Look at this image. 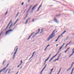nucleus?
<instances>
[{
	"label": "nucleus",
	"instance_id": "nucleus-1",
	"mask_svg": "<svg viewBox=\"0 0 74 74\" xmlns=\"http://www.w3.org/2000/svg\"><path fill=\"white\" fill-rule=\"evenodd\" d=\"M53 33L54 32H53L51 34V35L49 37L47 38V41H49L50 39H52V38L53 37H52V36L55 34V33Z\"/></svg>",
	"mask_w": 74,
	"mask_h": 74
},
{
	"label": "nucleus",
	"instance_id": "nucleus-2",
	"mask_svg": "<svg viewBox=\"0 0 74 74\" xmlns=\"http://www.w3.org/2000/svg\"><path fill=\"white\" fill-rule=\"evenodd\" d=\"M12 31V29H10L8 30L5 33V34H8L10 33V32H11Z\"/></svg>",
	"mask_w": 74,
	"mask_h": 74
},
{
	"label": "nucleus",
	"instance_id": "nucleus-3",
	"mask_svg": "<svg viewBox=\"0 0 74 74\" xmlns=\"http://www.w3.org/2000/svg\"><path fill=\"white\" fill-rule=\"evenodd\" d=\"M40 29H39L38 30V32L37 33L35 34L32 37V38H34V37L35 36H36V34H38V33L40 32Z\"/></svg>",
	"mask_w": 74,
	"mask_h": 74
},
{
	"label": "nucleus",
	"instance_id": "nucleus-4",
	"mask_svg": "<svg viewBox=\"0 0 74 74\" xmlns=\"http://www.w3.org/2000/svg\"><path fill=\"white\" fill-rule=\"evenodd\" d=\"M53 20L54 22H56V23H58V20H57V19H56V18L55 17H54V18H53Z\"/></svg>",
	"mask_w": 74,
	"mask_h": 74
},
{
	"label": "nucleus",
	"instance_id": "nucleus-5",
	"mask_svg": "<svg viewBox=\"0 0 74 74\" xmlns=\"http://www.w3.org/2000/svg\"><path fill=\"white\" fill-rule=\"evenodd\" d=\"M11 22H12V20H11V21H10V22L8 24V26H7V27L5 29V30H7V28H8V26H9V25H10V23H11Z\"/></svg>",
	"mask_w": 74,
	"mask_h": 74
},
{
	"label": "nucleus",
	"instance_id": "nucleus-6",
	"mask_svg": "<svg viewBox=\"0 0 74 74\" xmlns=\"http://www.w3.org/2000/svg\"><path fill=\"white\" fill-rule=\"evenodd\" d=\"M73 66V64H72L71 67L69 68L68 70H66V71H69V70H70L71 69V68H72Z\"/></svg>",
	"mask_w": 74,
	"mask_h": 74
},
{
	"label": "nucleus",
	"instance_id": "nucleus-7",
	"mask_svg": "<svg viewBox=\"0 0 74 74\" xmlns=\"http://www.w3.org/2000/svg\"><path fill=\"white\" fill-rule=\"evenodd\" d=\"M30 19H31V18H29L27 19L25 22V24H27V22H28V21H29V20H30Z\"/></svg>",
	"mask_w": 74,
	"mask_h": 74
},
{
	"label": "nucleus",
	"instance_id": "nucleus-8",
	"mask_svg": "<svg viewBox=\"0 0 74 74\" xmlns=\"http://www.w3.org/2000/svg\"><path fill=\"white\" fill-rule=\"evenodd\" d=\"M4 70H5V68H4L3 69H1V71H0V72L1 73V72H2L3 71H4Z\"/></svg>",
	"mask_w": 74,
	"mask_h": 74
},
{
	"label": "nucleus",
	"instance_id": "nucleus-9",
	"mask_svg": "<svg viewBox=\"0 0 74 74\" xmlns=\"http://www.w3.org/2000/svg\"><path fill=\"white\" fill-rule=\"evenodd\" d=\"M41 5H42V4H41L40 6H39V8H38V9L37 10V11H38L40 9V8L41 7Z\"/></svg>",
	"mask_w": 74,
	"mask_h": 74
},
{
	"label": "nucleus",
	"instance_id": "nucleus-10",
	"mask_svg": "<svg viewBox=\"0 0 74 74\" xmlns=\"http://www.w3.org/2000/svg\"><path fill=\"white\" fill-rule=\"evenodd\" d=\"M47 64H46L44 66V67L43 69V70H44L45 68H46V67H47Z\"/></svg>",
	"mask_w": 74,
	"mask_h": 74
},
{
	"label": "nucleus",
	"instance_id": "nucleus-11",
	"mask_svg": "<svg viewBox=\"0 0 74 74\" xmlns=\"http://www.w3.org/2000/svg\"><path fill=\"white\" fill-rule=\"evenodd\" d=\"M9 64H10V63H8L7 65V66H6L4 68H5V69H6V68H7V67H8V65H9Z\"/></svg>",
	"mask_w": 74,
	"mask_h": 74
},
{
	"label": "nucleus",
	"instance_id": "nucleus-12",
	"mask_svg": "<svg viewBox=\"0 0 74 74\" xmlns=\"http://www.w3.org/2000/svg\"><path fill=\"white\" fill-rule=\"evenodd\" d=\"M35 8V6L34 7V6L32 8V11H33V10H34V9Z\"/></svg>",
	"mask_w": 74,
	"mask_h": 74
},
{
	"label": "nucleus",
	"instance_id": "nucleus-13",
	"mask_svg": "<svg viewBox=\"0 0 74 74\" xmlns=\"http://www.w3.org/2000/svg\"><path fill=\"white\" fill-rule=\"evenodd\" d=\"M56 60H59V59L58 58L57 59H55V60H54L53 61V62H55V61H56Z\"/></svg>",
	"mask_w": 74,
	"mask_h": 74
},
{
	"label": "nucleus",
	"instance_id": "nucleus-14",
	"mask_svg": "<svg viewBox=\"0 0 74 74\" xmlns=\"http://www.w3.org/2000/svg\"><path fill=\"white\" fill-rule=\"evenodd\" d=\"M74 68H73V69H72V71L71 72V74H73V70H74Z\"/></svg>",
	"mask_w": 74,
	"mask_h": 74
},
{
	"label": "nucleus",
	"instance_id": "nucleus-15",
	"mask_svg": "<svg viewBox=\"0 0 74 74\" xmlns=\"http://www.w3.org/2000/svg\"><path fill=\"white\" fill-rule=\"evenodd\" d=\"M12 24H11L9 28V29H10L11 28V27L12 26Z\"/></svg>",
	"mask_w": 74,
	"mask_h": 74
},
{
	"label": "nucleus",
	"instance_id": "nucleus-16",
	"mask_svg": "<svg viewBox=\"0 0 74 74\" xmlns=\"http://www.w3.org/2000/svg\"><path fill=\"white\" fill-rule=\"evenodd\" d=\"M53 58H52L50 59L49 61V62H50L51 61H52V59H53Z\"/></svg>",
	"mask_w": 74,
	"mask_h": 74
},
{
	"label": "nucleus",
	"instance_id": "nucleus-17",
	"mask_svg": "<svg viewBox=\"0 0 74 74\" xmlns=\"http://www.w3.org/2000/svg\"><path fill=\"white\" fill-rule=\"evenodd\" d=\"M49 59V57H48V58L45 60V62L47 61V60H48Z\"/></svg>",
	"mask_w": 74,
	"mask_h": 74
},
{
	"label": "nucleus",
	"instance_id": "nucleus-18",
	"mask_svg": "<svg viewBox=\"0 0 74 74\" xmlns=\"http://www.w3.org/2000/svg\"><path fill=\"white\" fill-rule=\"evenodd\" d=\"M62 55V53H60V54L58 56V58L59 59V57H60V55Z\"/></svg>",
	"mask_w": 74,
	"mask_h": 74
},
{
	"label": "nucleus",
	"instance_id": "nucleus-19",
	"mask_svg": "<svg viewBox=\"0 0 74 74\" xmlns=\"http://www.w3.org/2000/svg\"><path fill=\"white\" fill-rule=\"evenodd\" d=\"M37 5H38L37 4H36V5H35L34 6L35 7H36Z\"/></svg>",
	"mask_w": 74,
	"mask_h": 74
},
{
	"label": "nucleus",
	"instance_id": "nucleus-20",
	"mask_svg": "<svg viewBox=\"0 0 74 74\" xmlns=\"http://www.w3.org/2000/svg\"><path fill=\"white\" fill-rule=\"evenodd\" d=\"M2 33H3V32H1V33H0V36H1V34H2Z\"/></svg>",
	"mask_w": 74,
	"mask_h": 74
},
{
	"label": "nucleus",
	"instance_id": "nucleus-21",
	"mask_svg": "<svg viewBox=\"0 0 74 74\" xmlns=\"http://www.w3.org/2000/svg\"><path fill=\"white\" fill-rule=\"evenodd\" d=\"M36 52V51H34V52H33L32 53V56H34V53Z\"/></svg>",
	"mask_w": 74,
	"mask_h": 74
},
{
	"label": "nucleus",
	"instance_id": "nucleus-22",
	"mask_svg": "<svg viewBox=\"0 0 74 74\" xmlns=\"http://www.w3.org/2000/svg\"><path fill=\"white\" fill-rule=\"evenodd\" d=\"M11 71V69H10L8 71V74H9V73H10V71Z\"/></svg>",
	"mask_w": 74,
	"mask_h": 74
},
{
	"label": "nucleus",
	"instance_id": "nucleus-23",
	"mask_svg": "<svg viewBox=\"0 0 74 74\" xmlns=\"http://www.w3.org/2000/svg\"><path fill=\"white\" fill-rule=\"evenodd\" d=\"M21 64H19L18 65V66L17 68H18V67H19L20 66H21Z\"/></svg>",
	"mask_w": 74,
	"mask_h": 74
},
{
	"label": "nucleus",
	"instance_id": "nucleus-24",
	"mask_svg": "<svg viewBox=\"0 0 74 74\" xmlns=\"http://www.w3.org/2000/svg\"><path fill=\"white\" fill-rule=\"evenodd\" d=\"M62 47H60V48L59 50L60 51V49H62Z\"/></svg>",
	"mask_w": 74,
	"mask_h": 74
},
{
	"label": "nucleus",
	"instance_id": "nucleus-25",
	"mask_svg": "<svg viewBox=\"0 0 74 74\" xmlns=\"http://www.w3.org/2000/svg\"><path fill=\"white\" fill-rule=\"evenodd\" d=\"M21 63H20V64H22V63H23V62H22V60H21Z\"/></svg>",
	"mask_w": 74,
	"mask_h": 74
},
{
	"label": "nucleus",
	"instance_id": "nucleus-26",
	"mask_svg": "<svg viewBox=\"0 0 74 74\" xmlns=\"http://www.w3.org/2000/svg\"><path fill=\"white\" fill-rule=\"evenodd\" d=\"M42 32H43V29H42L41 32H40V33H42Z\"/></svg>",
	"mask_w": 74,
	"mask_h": 74
},
{
	"label": "nucleus",
	"instance_id": "nucleus-27",
	"mask_svg": "<svg viewBox=\"0 0 74 74\" xmlns=\"http://www.w3.org/2000/svg\"><path fill=\"white\" fill-rule=\"evenodd\" d=\"M30 37H31L30 36H29V38L27 39V40H29L30 39Z\"/></svg>",
	"mask_w": 74,
	"mask_h": 74
},
{
	"label": "nucleus",
	"instance_id": "nucleus-28",
	"mask_svg": "<svg viewBox=\"0 0 74 74\" xmlns=\"http://www.w3.org/2000/svg\"><path fill=\"white\" fill-rule=\"evenodd\" d=\"M30 37H31L30 36H29V38L27 39V40H29L30 39Z\"/></svg>",
	"mask_w": 74,
	"mask_h": 74
},
{
	"label": "nucleus",
	"instance_id": "nucleus-29",
	"mask_svg": "<svg viewBox=\"0 0 74 74\" xmlns=\"http://www.w3.org/2000/svg\"><path fill=\"white\" fill-rule=\"evenodd\" d=\"M54 68H53V69L51 70V72L53 70Z\"/></svg>",
	"mask_w": 74,
	"mask_h": 74
},
{
	"label": "nucleus",
	"instance_id": "nucleus-30",
	"mask_svg": "<svg viewBox=\"0 0 74 74\" xmlns=\"http://www.w3.org/2000/svg\"><path fill=\"white\" fill-rule=\"evenodd\" d=\"M5 62V60L4 61H3V65H4V62Z\"/></svg>",
	"mask_w": 74,
	"mask_h": 74
},
{
	"label": "nucleus",
	"instance_id": "nucleus-31",
	"mask_svg": "<svg viewBox=\"0 0 74 74\" xmlns=\"http://www.w3.org/2000/svg\"><path fill=\"white\" fill-rule=\"evenodd\" d=\"M67 51L68 50L66 49V50L64 51V53H66V52H67Z\"/></svg>",
	"mask_w": 74,
	"mask_h": 74
},
{
	"label": "nucleus",
	"instance_id": "nucleus-32",
	"mask_svg": "<svg viewBox=\"0 0 74 74\" xmlns=\"http://www.w3.org/2000/svg\"><path fill=\"white\" fill-rule=\"evenodd\" d=\"M8 70V69H7L6 71L5 72V73H7V71Z\"/></svg>",
	"mask_w": 74,
	"mask_h": 74
},
{
	"label": "nucleus",
	"instance_id": "nucleus-33",
	"mask_svg": "<svg viewBox=\"0 0 74 74\" xmlns=\"http://www.w3.org/2000/svg\"><path fill=\"white\" fill-rule=\"evenodd\" d=\"M19 12H18L17 13V15L16 16V17L17 16H18V14H19Z\"/></svg>",
	"mask_w": 74,
	"mask_h": 74
},
{
	"label": "nucleus",
	"instance_id": "nucleus-34",
	"mask_svg": "<svg viewBox=\"0 0 74 74\" xmlns=\"http://www.w3.org/2000/svg\"><path fill=\"white\" fill-rule=\"evenodd\" d=\"M72 55H73L72 54H71L69 56V57L70 58L71 56H72Z\"/></svg>",
	"mask_w": 74,
	"mask_h": 74
},
{
	"label": "nucleus",
	"instance_id": "nucleus-35",
	"mask_svg": "<svg viewBox=\"0 0 74 74\" xmlns=\"http://www.w3.org/2000/svg\"><path fill=\"white\" fill-rule=\"evenodd\" d=\"M60 14H58L56 16H60Z\"/></svg>",
	"mask_w": 74,
	"mask_h": 74
},
{
	"label": "nucleus",
	"instance_id": "nucleus-36",
	"mask_svg": "<svg viewBox=\"0 0 74 74\" xmlns=\"http://www.w3.org/2000/svg\"><path fill=\"white\" fill-rule=\"evenodd\" d=\"M65 32H66V31L65 30L64 31L63 33H62L63 34H64V33H65Z\"/></svg>",
	"mask_w": 74,
	"mask_h": 74
},
{
	"label": "nucleus",
	"instance_id": "nucleus-37",
	"mask_svg": "<svg viewBox=\"0 0 74 74\" xmlns=\"http://www.w3.org/2000/svg\"><path fill=\"white\" fill-rule=\"evenodd\" d=\"M8 12V10H7V11L6 12V13H5V15H6L7 14Z\"/></svg>",
	"mask_w": 74,
	"mask_h": 74
},
{
	"label": "nucleus",
	"instance_id": "nucleus-38",
	"mask_svg": "<svg viewBox=\"0 0 74 74\" xmlns=\"http://www.w3.org/2000/svg\"><path fill=\"white\" fill-rule=\"evenodd\" d=\"M60 37V36H59L57 38V39H58V40L59 39V37Z\"/></svg>",
	"mask_w": 74,
	"mask_h": 74
},
{
	"label": "nucleus",
	"instance_id": "nucleus-39",
	"mask_svg": "<svg viewBox=\"0 0 74 74\" xmlns=\"http://www.w3.org/2000/svg\"><path fill=\"white\" fill-rule=\"evenodd\" d=\"M49 45H48L47 47H46V48H47V47H49Z\"/></svg>",
	"mask_w": 74,
	"mask_h": 74
},
{
	"label": "nucleus",
	"instance_id": "nucleus-40",
	"mask_svg": "<svg viewBox=\"0 0 74 74\" xmlns=\"http://www.w3.org/2000/svg\"><path fill=\"white\" fill-rule=\"evenodd\" d=\"M16 52H17L16 51H15V52L14 53V54L15 55V54H16Z\"/></svg>",
	"mask_w": 74,
	"mask_h": 74
},
{
	"label": "nucleus",
	"instance_id": "nucleus-41",
	"mask_svg": "<svg viewBox=\"0 0 74 74\" xmlns=\"http://www.w3.org/2000/svg\"><path fill=\"white\" fill-rule=\"evenodd\" d=\"M58 40V39H57L56 40H55V42H57Z\"/></svg>",
	"mask_w": 74,
	"mask_h": 74
},
{
	"label": "nucleus",
	"instance_id": "nucleus-42",
	"mask_svg": "<svg viewBox=\"0 0 74 74\" xmlns=\"http://www.w3.org/2000/svg\"><path fill=\"white\" fill-rule=\"evenodd\" d=\"M51 54H50L49 55V56L48 57V58H50V56H51Z\"/></svg>",
	"mask_w": 74,
	"mask_h": 74
},
{
	"label": "nucleus",
	"instance_id": "nucleus-43",
	"mask_svg": "<svg viewBox=\"0 0 74 74\" xmlns=\"http://www.w3.org/2000/svg\"><path fill=\"white\" fill-rule=\"evenodd\" d=\"M70 47H68V48L66 50L68 51V50L69 49H70Z\"/></svg>",
	"mask_w": 74,
	"mask_h": 74
},
{
	"label": "nucleus",
	"instance_id": "nucleus-44",
	"mask_svg": "<svg viewBox=\"0 0 74 74\" xmlns=\"http://www.w3.org/2000/svg\"><path fill=\"white\" fill-rule=\"evenodd\" d=\"M24 3L22 2V4H21V5H23V3Z\"/></svg>",
	"mask_w": 74,
	"mask_h": 74
},
{
	"label": "nucleus",
	"instance_id": "nucleus-45",
	"mask_svg": "<svg viewBox=\"0 0 74 74\" xmlns=\"http://www.w3.org/2000/svg\"><path fill=\"white\" fill-rule=\"evenodd\" d=\"M18 20V19L16 20V21H15V22L16 23L17 22Z\"/></svg>",
	"mask_w": 74,
	"mask_h": 74
},
{
	"label": "nucleus",
	"instance_id": "nucleus-46",
	"mask_svg": "<svg viewBox=\"0 0 74 74\" xmlns=\"http://www.w3.org/2000/svg\"><path fill=\"white\" fill-rule=\"evenodd\" d=\"M63 33H62L61 34V35H60V36H62V35H63Z\"/></svg>",
	"mask_w": 74,
	"mask_h": 74
},
{
	"label": "nucleus",
	"instance_id": "nucleus-47",
	"mask_svg": "<svg viewBox=\"0 0 74 74\" xmlns=\"http://www.w3.org/2000/svg\"><path fill=\"white\" fill-rule=\"evenodd\" d=\"M55 56H53V57H52V58L53 59V58H55Z\"/></svg>",
	"mask_w": 74,
	"mask_h": 74
},
{
	"label": "nucleus",
	"instance_id": "nucleus-48",
	"mask_svg": "<svg viewBox=\"0 0 74 74\" xmlns=\"http://www.w3.org/2000/svg\"><path fill=\"white\" fill-rule=\"evenodd\" d=\"M33 56L32 55V56H31V57L30 58V59H32V58H33Z\"/></svg>",
	"mask_w": 74,
	"mask_h": 74
},
{
	"label": "nucleus",
	"instance_id": "nucleus-49",
	"mask_svg": "<svg viewBox=\"0 0 74 74\" xmlns=\"http://www.w3.org/2000/svg\"><path fill=\"white\" fill-rule=\"evenodd\" d=\"M18 48H17V49H16V52H17V51H18Z\"/></svg>",
	"mask_w": 74,
	"mask_h": 74
},
{
	"label": "nucleus",
	"instance_id": "nucleus-50",
	"mask_svg": "<svg viewBox=\"0 0 74 74\" xmlns=\"http://www.w3.org/2000/svg\"><path fill=\"white\" fill-rule=\"evenodd\" d=\"M45 63H46V62L45 61V63L44 64V65H45Z\"/></svg>",
	"mask_w": 74,
	"mask_h": 74
},
{
	"label": "nucleus",
	"instance_id": "nucleus-51",
	"mask_svg": "<svg viewBox=\"0 0 74 74\" xmlns=\"http://www.w3.org/2000/svg\"><path fill=\"white\" fill-rule=\"evenodd\" d=\"M16 22H15L14 24V25H15V24H16Z\"/></svg>",
	"mask_w": 74,
	"mask_h": 74
},
{
	"label": "nucleus",
	"instance_id": "nucleus-52",
	"mask_svg": "<svg viewBox=\"0 0 74 74\" xmlns=\"http://www.w3.org/2000/svg\"><path fill=\"white\" fill-rule=\"evenodd\" d=\"M74 53V51H73L72 54L73 55V53Z\"/></svg>",
	"mask_w": 74,
	"mask_h": 74
},
{
	"label": "nucleus",
	"instance_id": "nucleus-53",
	"mask_svg": "<svg viewBox=\"0 0 74 74\" xmlns=\"http://www.w3.org/2000/svg\"><path fill=\"white\" fill-rule=\"evenodd\" d=\"M71 42V41H70V42H69V43L70 44Z\"/></svg>",
	"mask_w": 74,
	"mask_h": 74
},
{
	"label": "nucleus",
	"instance_id": "nucleus-54",
	"mask_svg": "<svg viewBox=\"0 0 74 74\" xmlns=\"http://www.w3.org/2000/svg\"><path fill=\"white\" fill-rule=\"evenodd\" d=\"M27 15H28V14H27L26 15L25 17H27Z\"/></svg>",
	"mask_w": 74,
	"mask_h": 74
},
{
	"label": "nucleus",
	"instance_id": "nucleus-55",
	"mask_svg": "<svg viewBox=\"0 0 74 74\" xmlns=\"http://www.w3.org/2000/svg\"><path fill=\"white\" fill-rule=\"evenodd\" d=\"M26 17H25V18H24V20H25V19H26Z\"/></svg>",
	"mask_w": 74,
	"mask_h": 74
},
{
	"label": "nucleus",
	"instance_id": "nucleus-56",
	"mask_svg": "<svg viewBox=\"0 0 74 74\" xmlns=\"http://www.w3.org/2000/svg\"><path fill=\"white\" fill-rule=\"evenodd\" d=\"M28 6V5H27V4L26 5V7H27Z\"/></svg>",
	"mask_w": 74,
	"mask_h": 74
},
{
	"label": "nucleus",
	"instance_id": "nucleus-57",
	"mask_svg": "<svg viewBox=\"0 0 74 74\" xmlns=\"http://www.w3.org/2000/svg\"><path fill=\"white\" fill-rule=\"evenodd\" d=\"M34 32H33V33H32L31 34H32V35H33V34H34Z\"/></svg>",
	"mask_w": 74,
	"mask_h": 74
},
{
	"label": "nucleus",
	"instance_id": "nucleus-58",
	"mask_svg": "<svg viewBox=\"0 0 74 74\" xmlns=\"http://www.w3.org/2000/svg\"><path fill=\"white\" fill-rule=\"evenodd\" d=\"M69 44H69V43H68V44H67L66 45V46L67 45H69Z\"/></svg>",
	"mask_w": 74,
	"mask_h": 74
},
{
	"label": "nucleus",
	"instance_id": "nucleus-59",
	"mask_svg": "<svg viewBox=\"0 0 74 74\" xmlns=\"http://www.w3.org/2000/svg\"><path fill=\"white\" fill-rule=\"evenodd\" d=\"M30 10V9L29 8L28 9V10L29 11Z\"/></svg>",
	"mask_w": 74,
	"mask_h": 74
},
{
	"label": "nucleus",
	"instance_id": "nucleus-60",
	"mask_svg": "<svg viewBox=\"0 0 74 74\" xmlns=\"http://www.w3.org/2000/svg\"><path fill=\"white\" fill-rule=\"evenodd\" d=\"M56 31V29L54 30L53 32H55V31Z\"/></svg>",
	"mask_w": 74,
	"mask_h": 74
},
{
	"label": "nucleus",
	"instance_id": "nucleus-61",
	"mask_svg": "<svg viewBox=\"0 0 74 74\" xmlns=\"http://www.w3.org/2000/svg\"><path fill=\"white\" fill-rule=\"evenodd\" d=\"M34 21V19H33L32 21L33 22V21Z\"/></svg>",
	"mask_w": 74,
	"mask_h": 74
},
{
	"label": "nucleus",
	"instance_id": "nucleus-62",
	"mask_svg": "<svg viewBox=\"0 0 74 74\" xmlns=\"http://www.w3.org/2000/svg\"><path fill=\"white\" fill-rule=\"evenodd\" d=\"M28 2H30V0H28Z\"/></svg>",
	"mask_w": 74,
	"mask_h": 74
},
{
	"label": "nucleus",
	"instance_id": "nucleus-63",
	"mask_svg": "<svg viewBox=\"0 0 74 74\" xmlns=\"http://www.w3.org/2000/svg\"><path fill=\"white\" fill-rule=\"evenodd\" d=\"M51 73H52V72H51L49 74H51Z\"/></svg>",
	"mask_w": 74,
	"mask_h": 74
},
{
	"label": "nucleus",
	"instance_id": "nucleus-64",
	"mask_svg": "<svg viewBox=\"0 0 74 74\" xmlns=\"http://www.w3.org/2000/svg\"><path fill=\"white\" fill-rule=\"evenodd\" d=\"M74 64V62H73V63H72V64Z\"/></svg>",
	"mask_w": 74,
	"mask_h": 74
}]
</instances>
